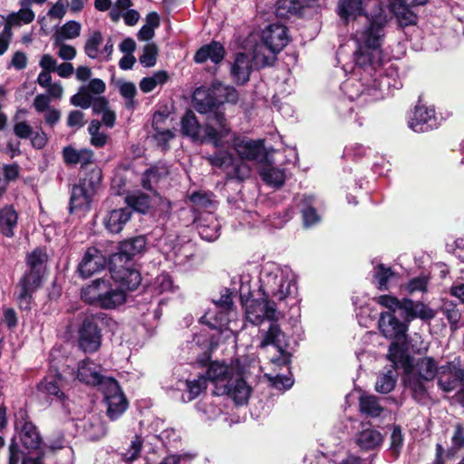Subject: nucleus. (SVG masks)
Segmentation results:
<instances>
[{"label":"nucleus","mask_w":464,"mask_h":464,"mask_svg":"<svg viewBox=\"0 0 464 464\" xmlns=\"http://www.w3.org/2000/svg\"><path fill=\"white\" fill-rule=\"evenodd\" d=\"M383 37V24L375 21H369L362 29L355 32L353 39L357 48L353 53V74L359 75L360 79L350 78L341 86L343 92L350 101H373L370 100L369 90L372 89V72H376L381 61Z\"/></svg>","instance_id":"f257e3e1"},{"label":"nucleus","mask_w":464,"mask_h":464,"mask_svg":"<svg viewBox=\"0 0 464 464\" xmlns=\"http://www.w3.org/2000/svg\"><path fill=\"white\" fill-rule=\"evenodd\" d=\"M285 313V307L274 301L264 297L260 300H252L246 306V318L254 325H261L268 323L266 328L259 330L260 349H267L272 346L279 352L280 356L272 358L275 364L286 365L289 362L290 354L287 352L288 339L282 331L277 320Z\"/></svg>","instance_id":"f03ea898"},{"label":"nucleus","mask_w":464,"mask_h":464,"mask_svg":"<svg viewBox=\"0 0 464 464\" xmlns=\"http://www.w3.org/2000/svg\"><path fill=\"white\" fill-rule=\"evenodd\" d=\"M259 291L264 297L277 303L285 309L298 304L296 276L289 267L274 262L263 264L259 272Z\"/></svg>","instance_id":"7ed1b4c3"},{"label":"nucleus","mask_w":464,"mask_h":464,"mask_svg":"<svg viewBox=\"0 0 464 464\" xmlns=\"http://www.w3.org/2000/svg\"><path fill=\"white\" fill-rule=\"evenodd\" d=\"M233 147L240 159H236L227 150H219L207 157L209 163L227 172L230 179L243 180L250 176L251 169L243 160H263L266 158L265 148L260 141L236 138Z\"/></svg>","instance_id":"20e7f679"},{"label":"nucleus","mask_w":464,"mask_h":464,"mask_svg":"<svg viewBox=\"0 0 464 464\" xmlns=\"http://www.w3.org/2000/svg\"><path fill=\"white\" fill-rule=\"evenodd\" d=\"M77 379L87 385L99 386L107 404V415L111 420H117L128 408V401L118 382L101 373V366L90 360H83L78 365Z\"/></svg>","instance_id":"39448f33"},{"label":"nucleus","mask_w":464,"mask_h":464,"mask_svg":"<svg viewBox=\"0 0 464 464\" xmlns=\"http://www.w3.org/2000/svg\"><path fill=\"white\" fill-rule=\"evenodd\" d=\"M207 376V380L215 385L216 395H228L236 404L247 401L251 390L243 378L242 367L237 360L232 361L229 365L212 362L208 368Z\"/></svg>","instance_id":"423d86ee"},{"label":"nucleus","mask_w":464,"mask_h":464,"mask_svg":"<svg viewBox=\"0 0 464 464\" xmlns=\"http://www.w3.org/2000/svg\"><path fill=\"white\" fill-rule=\"evenodd\" d=\"M193 103L199 113H209L206 133L215 141V147L223 146L228 142L229 129L227 127L223 112L219 111L222 100L218 97L217 84L213 83L210 88H197L193 93Z\"/></svg>","instance_id":"0eeeda50"},{"label":"nucleus","mask_w":464,"mask_h":464,"mask_svg":"<svg viewBox=\"0 0 464 464\" xmlns=\"http://www.w3.org/2000/svg\"><path fill=\"white\" fill-rule=\"evenodd\" d=\"M440 367L432 357H422L410 366L405 372L404 383L413 399L425 404L430 399L429 385L438 376Z\"/></svg>","instance_id":"6e6552de"},{"label":"nucleus","mask_w":464,"mask_h":464,"mask_svg":"<svg viewBox=\"0 0 464 464\" xmlns=\"http://www.w3.org/2000/svg\"><path fill=\"white\" fill-rule=\"evenodd\" d=\"M47 259L46 252L39 248L27 256L29 271L20 280L15 292L21 309L27 310L30 308L32 294L41 285Z\"/></svg>","instance_id":"1a4fd4ad"},{"label":"nucleus","mask_w":464,"mask_h":464,"mask_svg":"<svg viewBox=\"0 0 464 464\" xmlns=\"http://www.w3.org/2000/svg\"><path fill=\"white\" fill-rule=\"evenodd\" d=\"M263 44L254 50V58L263 64H268L274 55L288 44L287 29L280 24H269L262 33Z\"/></svg>","instance_id":"9d476101"},{"label":"nucleus","mask_w":464,"mask_h":464,"mask_svg":"<svg viewBox=\"0 0 464 464\" xmlns=\"http://www.w3.org/2000/svg\"><path fill=\"white\" fill-rule=\"evenodd\" d=\"M102 179L100 169H94L90 173V178L82 179L79 184L72 188L70 198V212L83 215L90 209L92 197Z\"/></svg>","instance_id":"9b49d317"},{"label":"nucleus","mask_w":464,"mask_h":464,"mask_svg":"<svg viewBox=\"0 0 464 464\" xmlns=\"http://www.w3.org/2000/svg\"><path fill=\"white\" fill-rule=\"evenodd\" d=\"M103 319V314H90L84 317L78 330L79 347L84 353L96 352L102 343V331L99 324Z\"/></svg>","instance_id":"f8f14e48"},{"label":"nucleus","mask_w":464,"mask_h":464,"mask_svg":"<svg viewBox=\"0 0 464 464\" xmlns=\"http://www.w3.org/2000/svg\"><path fill=\"white\" fill-rule=\"evenodd\" d=\"M380 61L376 72H372V89L369 90L370 100H381L389 95L392 91L402 87V82L399 78L395 68L390 66L385 69V73L381 68Z\"/></svg>","instance_id":"ddd939ff"},{"label":"nucleus","mask_w":464,"mask_h":464,"mask_svg":"<svg viewBox=\"0 0 464 464\" xmlns=\"http://www.w3.org/2000/svg\"><path fill=\"white\" fill-rule=\"evenodd\" d=\"M440 122L432 106L418 103L408 119V126L415 132L434 130Z\"/></svg>","instance_id":"4468645a"},{"label":"nucleus","mask_w":464,"mask_h":464,"mask_svg":"<svg viewBox=\"0 0 464 464\" xmlns=\"http://www.w3.org/2000/svg\"><path fill=\"white\" fill-rule=\"evenodd\" d=\"M111 277L118 283L121 289L135 290L141 282L140 272L133 268L130 263L115 264L111 260Z\"/></svg>","instance_id":"2eb2a0df"},{"label":"nucleus","mask_w":464,"mask_h":464,"mask_svg":"<svg viewBox=\"0 0 464 464\" xmlns=\"http://www.w3.org/2000/svg\"><path fill=\"white\" fill-rule=\"evenodd\" d=\"M438 386L445 392L455 391L464 379V371L455 362H448L440 367Z\"/></svg>","instance_id":"dca6fc26"},{"label":"nucleus","mask_w":464,"mask_h":464,"mask_svg":"<svg viewBox=\"0 0 464 464\" xmlns=\"http://www.w3.org/2000/svg\"><path fill=\"white\" fill-rule=\"evenodd\" d=\"M107 259L95 247H90L84 253L78 265V272L82 278H88L106 267Z\"/></svg>","instance_id":"f3484780"},{"label":"nucleus","mask_w":464,"mask_h":464,"mask_svg":"<svg viewBox=\"0 0 464 464\" xmlns=\"http://www.w3.org/2000/svg\"><path fill=\"white\" fill-rule=\"evenodd\" d=\"M379 329L382 335L391 340H406L408 326L390 312L381 313Z\"/></svg>","instance_id":"a211bd4d"},{"label":"nucleus","mask_w":464,"mask_h":464,"mask_svg":"<svg viewBox=\"0 0 464 464\" xmlns=\"http://www.w3.org/2000/svg\"><path fill=\"white\" fill-rule=\"evenodd\" d=\"M146 245V238L142 236L125 240L121 243L119 251L112 255L111 260H113L115 264L130 263L135 256L144 251Z\"/></svg>","instance_id":"6ab92c4d"},{"label":"nucleus","mask_w":464,"mask_h":464,"mask_svg":"<svg viewBox=\"0 0 464 464\" xmlns=\"http://www.w3.org/2000/svg\"><path fill=\"white\" fill-rule=\"evenodd\" d=\"M181 131L184 135L191 138L193 140L211 141L215 145V141L207 135L206 128L202 130L196 115L191 111H187L182 117Z\"/></svg>","instance_id":"aec40b11"},{"label":"nucleus","mask_w":464,"mask_h":464,"mask_svg":"<svg viewBox=\"0 0 464 464\" xmlns=\"http://www.w3.org/2000/svg\"><path fill=\"white\" fill-rule=\"evenodd\" d=\"M76 427L82 429V432L89 440H95L102 438L106 433V429L98 414L91 413L80 420Z\"/></svg>","instance_id":"412c9836"},{"label":"nucleus","mask_w":464,"mask_h":464,"mask_svg":"<svg viewBox=\"0 0 464 464\" xmlns=\"http://www.w3.org/2000/svg\"><path fill=\"white\" fill-rule=\"evenodd\" d=\"M197 228L200 237L206 241H215L219 237L220 224L210 212L200 216L197 219Z\"/></svg>","instance_id":"4be33fe9"},{"label":"nucleus","mask_w":464,"mask_h":464,"mask_svg":"<svg viewBox=\"0 0 464 464\" xmlns=\"http://www.w3.org/2000/svg\"><path fill=\"white\" fill-rule=\"evenodd\" d=\"M109 278L95 279L85 287H82L81 292L82 299L89 304L100 307Z\"/></svg>","instance_id":"5701e85b"},{"label":"nucleus","mask_w":464,"mask_h":464,"mask_svg":"<svg viewBox=\"0 0 464 464\" xmlns=\"http://www.w3.org/2000/svg\"><path fill=\"white\" fill-rule=\"evenodd\" d=\"M234 311L209 308L201 317V321L212 329L224 331L231 322Z\"/></svg>","instance_id":"b1692460"},{"label":"nucleus","mask_w":464,"mask_h":464,"mask_svg":"<svg viewBox=\"0 0 464 464\" xmlns=\"http://www.w3.org/2000/svg\"><path fill=\"white\" fill-rule=\"evenodd\" d=\"M317 199L311 195H303L299 203L300 211L303 217L304 226L305 227H313L318 224L321 217L316 209Z\"/></svg>","instance_id":"393cba45"},{"label":"nucleus","mask_w":464,"mask_h":464,"mask_svg":"<svg viewBox=\"0 0 464 464\" xmlns=\"http://www.w3.org/2000/svg\"><path fill=\"white\" fill-rule=\"evenodd\" d=\"M112 280L113 279L111 277L109 278L105 291L103 292L104 294L102 298V300L100 308L114 309L123 304L126 301L125 292L123 289L114 285Z\"/></svg>","instance_id":"a878e982"},{"label":"nucleus","mask_w":464,"mask_h":464,"mask_svg":"<svg viewBox=\"0 0 464 464\" xmlns=\"http://www.w3.org/2000/svg\"><path fill=\"white\" fill-rule=\"evenodd\" d=\"M131 211L128 208L113 209L103 218V224L111 233H119L130 220Z\"/></svg>","instance_id":"bb28decb"},{"label":"nucleus","mask_w":464,"mask_h":464,"mask_svg":"<svg viewBox=\"0 0 464 464\" xmlns=\"http://www.w3.org/2000/svg\"><path fill=\"white\" fill-rule=\"evenodd\" d=\"M251 71L252 62L249 56L243 53H237L231 66V74L234 80L240 84L246 82Z\"/></svg>","instance_id":"cd10ccee"},{"label":"nucleus","mask_w":464,"mask_h":464,"mask_svg":"<svg viewBox=\"0 0 464 464\" xmlns=\"http://www.w3.org/2000/svg\"><path fill=\"white\" fill-rule=\"evenodd\" d=\"M18 224V213L13 206L7 205L0 209V232L6 237L14 236Z\"/></svg>","instance_id":"c85d7f7f"},{"label":"nucleus","mask_w":464,"mask_h":464,"mask_svg":"<svg viewBox=\"0 0 464 464\" xmlns=\"http://www.w3.org/2000/svg\"><path fill=\"white\" fill-rule=\"evenodd\" d=\"M225 55L224 47L218 42L202 46L195 54L194 60L198 63L210 60L214 63H220Z\"/></svg>","instance_id":"c756f323"},{"label":"nucleus","mask_w":464,"mask_h":464,"mask_svg":"<svg viewBox=\"0 0 464 464\" xmlns=\"http://www.w3.org/2000/svg\"><path fill=\"white\" fill-rule=\"evenodd\" d=\"M194 455L190 453L183 454H171L166 456L160 462L158 463V453L154 449L148 447L144 460L145 464H191L194 459Z\"/></svg>","instance_id":"7c9ffc66"},{"label":"nucleus","mask_w":464,"mask_h":464,"mask_svg":"<svg viewBox=\"0 0 464 464\" xmlns=\"http://www.w3.org/2000/svg\"><path fill=\"white\" fill-rule=\"evenodd\" d=\"M402 304L403 316L407 320H412L416 317L420 319H431L435 315L433 310L422 303H414L410 299L403 298Z\"/></svg>","instance_id":"2f4dec72"},{"label":"nucleus","mask_w":464,"mask_h":464,"mask_svg":"<svg viewBox=\"0 0 464 464\" xmlns=\"http://www.w3.org/2000/svg\"><path fill=\"white\" fill-rule=\"evenodd\" d=\"M166 119L167 117L160 112L155 113L152 119L153 138L157 141L158 146L161 147L162 150H167L169 148V141L174 138L173 131L161 127Z\"/></svg>","instance_id":"473e14b6"},{"label":"nucleus","mask_w":464,"mask_h":464,"mask_svg":"<svg viewBox=\"0 0 464 464\" xmlns=\"http://www.w3.org/2000/svg\"><path fill=\"white\" fill-rule=\"evenodd\" d=\"M337 12L344 23L356 18L362 12V0H339Z\"/></svg>","instance_id":"72a5a7b5"},{"label":"nucleus","mask_w":464,"mask_h":464,"mask_svg":"<svg viewBox=\"0 0 464 464\" xmlns=\"http://www.w3.org/2000/svg\"><path fill=\"white\" fill-rule=\"evenodd\" d=\"M382 441V434L370 427L362 429L356 436L357 445L364 450H373Z\"/></svg>","instance_id":"f704fd0d"},{"label":"nucleus","mask_w":464,"mask_h":464,"mask_svg":"<svg viewBox=\"0 0 464 464\" xmlns=\"http://www.w3.org/2000/svg\"><path fill=\"white\" fill-rule=\"evenodd\" d=\"M39 392L47 395L48 397L56 398L63 401L64 394L61 391V376H48L45 377L37 386Z\"/></svg>","instance_id":"c9c22d12"},{"label":"nucleus","mask_w":464,"mask_h":464,"mask_svg":"<svg viewBox=\"0 0 464 464\" xmlns=\"http://www.w3.org/2000/svg\"><path fill=\"white\" fill-rule=\"evenodd\" d=\"M260 176L267 185L274 188L282 187L285 179L284 169L271 165L263 166L260 169Z\"/></svg>","instance_id":"e433bc0d"},{"label":"nucleus","mask_w":464,"mask_h":464,"mask_svg":"<svg viewBox=\"0 0 464 464\" xmlns=\"http://www.w3.org/2000/svg\"><path fill=\"white\" fill-rule=\"evenodd\" d=\"M169 174V169L166 165H156L148 170L142 176V187L148 190L153 189V185L158 183L162 178Z\"/></svg>","instance_id":"4c0bfd02"},{"label":"nucleus","mask_w":464,"mask_h":464,"mask_svg":"<svg viewBox=\"0 0 464 464\" xmlns=\"http://www.w3.org/2000/svg\"><path fill=\"white\" fill-rule=\"evenodd\" d=\"M145 440L140 436L135 435L127 449L121 453V458L124 461L132 463L138 459L141 452L148 445L144 444Z\"/></svg>","instance_id":"58836bf2"},{"label":"nucleus","mask_w":464,"mask_h":464,"mask_svg":"<svg viewBox=\"0 0 464 464\" xmlns=\"http://www.w3.org/2000/svg\"><path fill=\"white\" fill-rule=\"evenodd\" d=\"M391 8L399 20L401 25L407 26L416 23L417 16L411 10V6H407L398 2L392 1Z\"/></svg>","instance_id":"ea45409f"},{"label":"nucleus","mask_w":464,"mask_h":464,"mask_svg":"<svg viewBox=\"0 0 464 464\" xmlns=\"http://www.w3.org/2000/svg\"><path fill=\"white\" fill-rule=\"evenodd\" d=\"M169 80V74L166 71H158L152 76L144 77L140 82V89L142 92H152L158 85H163Z\"/></svg>","instance_id":"a19ab883"},{"label":"nucleus","mask_w":464,"mask_h":464,"mask_svg":"<svg viewBox=\"0 0 464 464\" xmlns=\"http://www.w3.org/2000/svg\"><path fill=\"white\" fill-rule=\"evenodd\" d=\"M21 440L27 449H37L40 445V436L34 425L25 422L21 430Z\"/></svg>","instance_id":"79ce46f5"},{"label":"nucleus","mask_w":464,"mask_h":464,"mask_svg":"<svg viewBox=\"0 0 464 464\" xmlns=\"http://www.w3.org/2000/svg\"><path fill=\"white\" fill-rule=\"evenodd\" d=\"M34 17V13L31 8L28 6H22L18 12L12 13L7 16L5 25H9L10 29H12V26L32 23Z\"/></svg>","instance_id":"37998d69"},{"label":"nucleus","mask_w":464,"mask_h":464,"mask_svg":"<svg viewBox=\"0 0 464 464\" xmlns=\"http://www.w3.org/2000/svg\"><path fill=\"white\" fill-rule=\"evenodd\" d=\"M360 410L364 414L378 417L383 411V408L380 405L375 396L362 395L360 397Z\"/></svg>","instance_id":"c03bdc74"},{"label":"nucleus","mask_w":464,"mask_h":464,"mask_svg":"<svg viewBox=\"0 0 464 464\" xmlns=\"http://www.w3.org/2000/svg\"><path fill=\"white\" fill-rule=\"evenodd\" d=\"M103 42L102 34L100 31L92 32L84 45V52L91 59H97L100 57L101 45Z\"/></svg>","instance_id":"a18cd8bd"},{"label":"nucleus","mask_w":464,"mask_h":464,"mask_svg":"<svg viewBox=\"0 0 464 464\" xmlns=\"http://www.w3.org/2000/svg\"><path fill=\"white\" fill-rule=\"evenodd\" d=\"M395 384V372L389 370L387 372L382 373L377 377L375 390L380 393L387 394L394 389Z\"/></svg>","instance_id":"49530a36"},{"label":"nucleus","mask_w":464,"mask_h":464,"mask_svg":"<svg viewBox=\"0 0 464 464\" xmlns=\"http://www.w3.org/2000/svg\"><path fill=\"white\" fill-rule=\"evenodd\" d=\"M128 208L140 212L146 213L150 207V200L149 196L143 193H135L126 198Z\"/></svg>","instance_id":"de8ad7c7"},{"label":"nucleus","mask_w":464,"mask_h":464,"mask_svg":"<svg viewBox=\"0 0 464 464\" xmlns=\"http://www.w3.org/2000/svg\"><path fill=\"white\" fill-rule=\"evenodd\" d=\"M409 349L406 340H393L389 346L388 359L396 364L402 360L404 352Z\"/></svg>","instance_id":"09e8293b"},{"label":"nucleus","mask_w":464,"mask_h":464,"mask_svg":"<svg viewBox=\"0 0 464 464\" xmlns=\"http://www.w3.org/2000/svg\"><path fill=\"white\" fill-rule=\"evenodd\" d=\"M395 276L394 272L390 268L384 266L382 264L375 267L374 277L379 290L388 289V282Z\"/></svg>","instance_id":"8fccbe9b"},{"label":"nucleus","mask_w":464,"mask_h":464,"mask_svg":"<svg viewBox=\"0 0 464 464\" xmlns=\"http://www.w3.org/2000/svg\"><path fill=\"white\" fill-rule=\"evenodd\" d=\"M462 447H464V427L458 423L454 427V431L451 436V446L448 450L447 455L453 457Z\"/></svg>","instance_id":"3c124183"},{"label":"nucleus","mask_w":464,"mask_h":464,"mask_svg":"<svg viewBox=\"0 0 464 464\" xmlns=\"http://www.w3.org/2000/svg\"><path fill=\"white\" fill-rule=\"evenodd\" d=\"M207 378L203 375L198 376L193 381H187L188 401L197 398L207 388Z\"/></svg>","instance_id":"603ef678"},{"label":"nucleus","mask_w":464,"mask_h":464,"mask_svg":"<svg viewBox=\"0 0 464 464\" xmlns=\"http://www.w3.org/2000/svg\"><path fill=\"white\" fill-rule=\"evenodd\" d=\"M213 195L206 192H195L190 196V201L197 209H208L214 204Z\"/></svg>","instance_id":"864d4df0"},{"label":"nucleus","mask_w":464,"mask_h":464,"mask_svg":"<svg viewBox=\"0 0 464 464\" xmlns=\"http://www.w3.org/2000/svg\"><path fill=\"white\" fill-rule=\"evenodd\" d=\"M93 98L83 86H81L79 92L71 97V103L82 109H88L91 107Z\"/></svg>","instance_id":"5fc2aeb1"},{"label":"nucleus","mask_w":464,"mask_h":464,"mask_svg":"<svg viewBox=\"0 0 464 464\" xmlns=\"http://www.w3.org/2000/svg\"><path fill=\"white\" fill-rule=\"evenodd\" d=\"M213 309H223L224 313L230 310L233 311L232 292L228 288H225L220 292V295L217 299H213Z\"/></svg>","instance_id":"6e6d98bb"},{"label":"nucleus","mask_w":464,"mask_h":464,"mask_svg":"<svg viewBox=\"0 0 464 464\" xmlns=\"http://www.w3.org/2000/svg\"><path fill=\"white\" fill-rule=\"evenodd\" d=\"M158 48L154 44H148L143 48V53L140 56V63L145 67H152L156 64Z\"/></svg>","instance_id":"4d7b16f0"},{"label":"nucleus","mask_w":464,"mask_h":464,"mask_svg":"<svg viewBox=\"0 0 464 464\" xmlns=\"http://www.w3.org/2000/svg\"><path fill=\"white\" fill-rule=\"evenodd\" d=\"M376 302L382 306L388 308L392 314L399 310L403 313V299L399 300L394 296L382 295L376 298Z\"/></svg>","instance_id":"13d9d810"},{"label":"nucleus","mask_w":464,"mask_h":464,"mask_svg":"<svg viewBox=\"0 0 464 464\" xmlns=\"http://www.w3.org/2000/svg\"><path fill=\"white\" fill-rule=\"evenodd\" d=\"M266 376L270 381L272 385L279 390L290 389L294 384V380L289 375H284L280 373H266Z\"/></svg>","instance_id":"bf43d9fd"},{"label":"nucleus","mask_w":464,"mask_h":464,"mask_svg":"<svg viewBox=\"0 0 464 464\" xmlns=\"http://www.w3.org/2000/svg\"><path fill=\"white\" fill-rule=\"evenodd\" d=\"M81 28L80 23L69 21L61 27L59 34L63 39H74L80 35Z\"/></svg>","instance_id":"052dcab7"},{"label":"nucleus","mask_w":464,"mask_h":464,"mask_svg":"<svg viewBox=\"0 0 464 464\" xmlns=\"http://www.w3.org/2000/svg\"><path fill=\"white\" fill-rule=\"evenodd\" d=\"M119 91L121 96L128 100L127 107H132L134 103V97L137 93L136 86L130 82H122L119 84Z\"/></svg>","instance_id":"680f3d73"},{"label":"nucleus","mask_w":464,"mask_h":464,"mask_svg":"<svg viewBox=\"0 0 464 464\" xmlns=\"http://www.w3.org/2000/svg\"><path fill=\"white\" fill-rule=\"evenodd\" d=\"M403 445V436L400 427H394L391 435L390 450L397 458Z\"/></svg>","instance_id":"e2e57ef3"},{"label":"nucleus","mask_w":464,"mask_h":464,"mask_svg":"<svg viewBox=\"0 0 464 464\" xmlns=\"http://www.w3.org/2000/svg\"><path fill=\"white\" fill-rule=\"evenodd\" d=\"M217 84V92L218 97L222 100V103L227 102H235L237 100V91L229 86H225L221 83Z\"/></svg>","instance_id":"0e129e2a"},{"label":"nucleus","mask_w":464,"mask_h":464,"mask_svg":"<svg viewBox=\"0 0 464 464\" xmlns=\"http://www.w3.org/2000/svg\"><path fill=\"white\" fill-rule=\"evenodd\" d=\"M173 287V282L170 276L167 274H162L159 276L154 283V289L159 294H163L165 292L171 291Z\"/></svg>","instance_id":"69168bd1"},{"label":"nucleus","mask_w":464,"mask_h":464,"mask_svg":"<svg viewBox=\"0 0 464 464\" xmlns=\"http://www.w3.org/2000/svg\"><path fill=\"white\" fill-rule=\"evenodd\" d=\"M427 285H428V277L426 276H418L413 279H411L407 286L406 290L410 294H413L415 292H425L427 290Z\"/></svg>","instance_id":"338daca9"},{"label":"nucleus","mask_w":464,"mask_h":464,"mask_svg":"<svg viewBox=\"0 0 464 464\" xmlns=\"http://www.w3.org/2000/svg\"><path fill=\"white\" fill-rule=\"evenodd\" d=\"M67 0H58L48 11L51 18L62 19L66 14Z\"/></svg>","instance_id":"774afa93"}]
</instances>
